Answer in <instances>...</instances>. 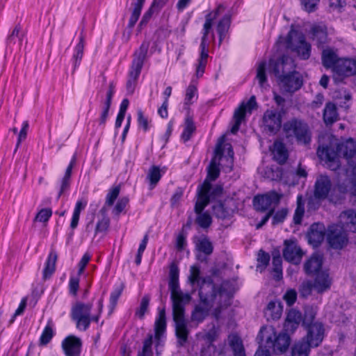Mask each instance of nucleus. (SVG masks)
I'll return each mask as SVG.
<instances>
[{
    "label": "nucleus",
    "instance_id": "nucleus-1",
    "mask_svg": "<svg viewBox=\"0 0 356 356\" xmlns=\"http://www.w3.org/2000/svg\"><path fill=\"white\" fill-rule=\"evenodd\" d=\"M233 294L234 289L229 282L216 286L211 279L203 280L199 290L200 303L193 311L192 320L202 322L211 309L212 316L218 320L222 311L230 306Z\"/></svg>",
    "mask_w": 356,
    "mask_h": 356
},
{
    "label": "nucleus",
    "instance_id": "nucleus-2",
    "mask_svg": "<svg viewBox=\"0 0 356 356\" xmlns=\"http://www.w3.org/2000/svg\"><path fill=\"white\" fill-rule=\"evenodd\" d=\"M169 289L171 292L172 301V315L175 323V333L178 343L183 346L187 341L188 330L184 318V305L189 302L191 296L184 293L179 286V268L176 264L172 263L170 266Z\"/></svg>",
    "mask_w": 356,
    "mask_h": 356
},
{
    "label": "nucleus",
    "instance_id": "nucleus-3",
    "mask_svg": "<svg viewBox=\"0 0 356 356\" xmlns=\"http://www.w3.org/2000/svg\"><path fill=\"white\" fill-rule=\"evenodd\" d=\"M265 332V343H261L254 356H270L272 354H284L290 344V337L286 333H280L277 336L273 329L268 332L262 327L257 338L261 337ZM264 336H262L264 337Z\"/></svg>",
    "mask_w": 356,
    "mask_h": 356
},
{
    "label": "nucleus",
    "instance_id": "nucleus-4",
    "mask_svg": "<svg viewBox=\"0 0 356 356\" xmlns=\"http://www.w3.org/2000/svg\"><path fill=\"white\" fill-rule=\"evenodd\" d=\"M346 189L342 186H332L330 177L325 175L317 177L314 184V196L316 199H328L330 202H339L346 193Z\"/></svg>",
    "mask_w": 356,
    "mask_h": 356
},
{
    "label": "nucleus",
    "instance_id": "nucleus-5",
    "mask_svg": "<svg viewBox=\"0 0 356 356\" xmlns=\"http://www.w3.org/2000/svg\"><path fill=\"white\" fill-rule=\"evenodd\" d=\"M166 329V318L165 309L159 310V316L154 323L155 338L156 343L153 346V337L149 334L147 338L144 340L142 352L139 353L138 356H156L161 355L163 352V345L161 343L160 338L163 336Z\"/></svg>",
    "mask_w": 356,
    "mask_h": 356
},
{
    "label": "nucleus",
    "instance_id": "nucleus-6",
    "mask_svg": "<svg viewBox=\"0 0 356 356\" xmlns=\"http://www.w3.org/2000/svg\"><path fill=\"white\" fill-rule=\"evenodd\" d=\"M92 303L76 302L71 309V317L76 322V327L81 330H86L91 321L98 322L103 309V300L98 302V310L95 315L91 316Z\"/></svg>",
    "mask_w": 356,
    "mask_h": 356
},
{
    "label": "nucleus",
    "instance_id": "nucleus-7",
    "mask_svg": "<svg viewBox=\"0 0 356 356\" xmlns=\"http://www.w3.org/2000/svg\"><path fill=\"white\" fill-rule=\"evenodd\" d=\"M149 49V43L144 42L140 48L136 50L134 55L131 70L129 73V79L127 81L126 88L128 94H133L137 84V80L143 68L144 61L147 57Z\"/></svg>",
    "mask_w": 356,
    "mask_h": 356
},
{
    "label": "nucleus",
    "instance_id": "nucleus-8",
    "mask_svg": "<svg viewBox=\"0 0 356 356\" xmlns=\"http://www.w3.org/2000/svg\"><path fill=\"white\" fill-rule=\"evenodd\" d=\"M211 184L207 181L199 186L197 188V200L194 210L197 214L196 222L202 228H207L211 224L210 215L207 212L202 213V211L209 203V192Z\"/></svg>",
    "mask_w": 356,
    "mask_h": 356
},
{
    "label": "nucleus",
    "instance_id": "nucleus-9",
    "mask_svg": "<svg viewBox=\"0 0 356 356\" xmlns=\"http://www.w3.org/2000/svg\"><path fill=\"white\" fill-rule=\"evenodd\" d=\"M287 47L297 54L302 60H307L311 55L312 46L306 41L305 35L291 28L286 38Z\"/></svg>",
    "mask_w": 356,
    "mask_h": 356
},
{
    "label": "nucleus",
    "instance_id": "nucleus-10",
    "mask_svg": "<svg viewBox=\"0 0 356 356\" xmlns=\"http://www.w3.org/2000/svg\"><path fill=\"white\" fill-rule=\"evenodd\" d=\"M284 131L287 138H296L297 141L305 145L311 141V131L308 124L303 120L293 118L284 124Z\"/></svg>",
    "mask_w": 356,
    "mask_h": 356
},
{
    "label": "nucleus",
    "instance_id": "nucleus-11",
    "mask_svg": "<svg viewBox=\"0 0 356 356\" xmlns=\"http://www.w3.org/2000/svg\"><path fill=\"white\" fill-rule=\"evenodd\" d=\"M269 67L279 81L289 73L293 72L296 70V65L291 57L284 55L277 60L270 59Z\"/></svg>",
    "mask_w": 356,
    "mask_h": 356
},
{
    "label": "nucleus",
    "instance_id": "nucleus-12",
    "mask_svg": "<svg viewBox=\"0 0 356 356\" xmlns=\"http://www.w3.org/2000/svg\"><path fill=\"white\" fill-rule=\"evenodd\" d=\"M282 197V194L272 191L264 195H259L253 199V206L257 211L261 212L273 211L279 204Z\"/></svg>",
    "mask_w": 356,
    "mask_h": 356
},
{
    "label": "nucleus",
    "instance_id": "nucleus-13",
    "mask_svg": "<svg viewBox=\"0 0 356 356\" xmlns=\"http://www.w3.org/2000/svg\"><path fill=\"white\" fill-rule=\"evenodd\" d=\"M327 239L330 245L334 249H341L348 242L346 233L342 227L337 225L328 227Z\"/></svg>",
    "mask_w": 356,
    "mask_h": 356
},
{
    "label": "nucleus",
    "instance_id": "nucleus-14",
    "mask_svg": "<svg viewBox=\"0 0 356 356\" xmlns=\"http://www.w3.org/2000/svg\"><path fill=\"white\" fill-rule=\"evenodd\" d=\"M281 89L289 93H293L302 86V79L300 74L295 70L289 73L278 81Z\"/></svg>",
    "mask_w": 356,
    "mask_h": 356
},
{
    "label": "nucleus",
    "instance_id": "nucleus-15",
    "mask_svg": "<svg viewBox=\"0 0 356 356\" xmlns=\"http://www.w3.org/2000/svg\"><path fill=\"white\" fill-rule=\"evenodd\" d=\"M195 249L198 252L197 259L200 261H206L207 257L212 254L213 246L211 241L206 236H195L193 238Z\"/></svg>",
    "mask_w": 356,
    "mask_h": 356
},
{
    "label": "nucleus",
    "instance_id": "nucleus-16",
    "mask_svg": "<svg viewBox=\"0 0 356 356\" xmlns=\"http://www.w3.org/2000/svg\"><path fill=\"white\" fill-rule=\"evenodd\" d=\"M263 123L266 130L275 134L280 130L282 125V115L280 112L275 110H267L263 116Z\"/></svg>",
    "mask_w": 356,
    "mask_h": 356
},
{
    "label": "nucleus",
    "instance_id": "nucleus-17",
    "mask_svg": "<svg viewBox=\"0 0 356 356\" xmlns=\"http://www.w3.org/2000/svg\"><path fill=\"white\" fill-rule=\"evenodd\" d=\"M334 79L337 81V75L350 76L356 74V60L341 58L338 60L334 67Z\"/></svg>",
    "mask_w": 356,
    "mask_h": 356
},
{
    "label": "nucleus",
    "instance_id": "nucleus-18",
    "mask_svg": "<svg viewBox=\"0 0 356 356\" xmlns=\"http://www.w3.org/2000/svg\"><path fill=\"white\" fill-rule=\"evenodd\" d=\"M214 156L211 159L209 166L208 167L207 177L203 184L207 181L210 184V181L216 180L220 175V169L218 168L219 161L222 157V144L219 143L216 145Z\"/></svg>",
    "mask_w": 356,
    "mask_h": 356
},
{
    "label": "nucleus",
    "instance_id": "nucleus-19",
    "mask_svg": "<svg viewBox=\"0 0 356 356\" xmlns=\"http://www.w3.org/2000/svg\"><path fill=\"white\" fill-rule=\"evenodd\" d=\"M310 38L316 43L318 48L323 47L327 42V27L323 24H314L312 25L309 31Z\"/></svg>",
    "mask_w": 356,
    "mask_h": 356
},
{
    "label": "nucleus",
    "instance_id": "nucleus-20",
    "mask_svg": "<svg viewBox=\"0 0 356 356\" xmlns=\"http://www.w3.org/2000/svg\"><path fill=\"white\" fill-rule=\"evenodd\" d=\"M285 248L283 250L284 258L293 264H298L302 257V252L300 247L293 241H285Z\"/></svg>",
    "mask_w": 356,
    "mask_h": 356
},
{
    "label": "nucleus",
    "instance_id": "nucleus-21",
    "mask_svg": "<svg viewBox=\"0 0 356 356\" xmlns=\"http://www.w3.org/2000/svg\"><path fill=\"white\" fill-rule=\"evenodd\" d=\"M325 232L326 229L323 224H312L307 235L309 243L315 247L319 245L324 240Z\"/></svg>",
    "mask_w": 356,
    "mask_h": 356
},
{
    "label": "nucleus",
    "instance_id": "nucleus-22",
    "mask_svg": "<svg viewBox=\"0 0 356 356\" xmlns=\"http://www.w3.org/2000/svg\"><path fill=\"white\" fill-rule=\"evenodd\" d=\"M81 341L74 336H68L62 342V348L67 356H76L81 353Z\"/></svg>",
    "mask_w": 356,
    "mask_h": 356
},
{
    "label": "nucleus",
    "instance_id": "nucleus-23",
    "mask_svg": "<svg viewBox=\"0 0 356 356\" xmlns=\"http://www.w3.org/2000/svg\"><path fill=\"white\" fill-rule=\"evenodd\" d=\"M324 337V328L321 323H314L309 326L307 339L312 346H318L323 341Z\"/></svg>",
    "mask_w": 356,
    "mask_h": 356
},
{
    "label": "nucleus",
    "instance_id": "nucleus-24",
    "mask_svg": "<svg viewBox=\"0 0 356 356\" xmlns=\"http://www.w3.org/2000/svg\"><path fill=\"white\" fill-rule=\"evenodd\" d=\"M317 155L321 160L331 162L333 165V170L339 167L337 161V152L328 146H319L317 149Z\"/></svg>",
    "mask_w": 356,
    "mask_h": 356
},
{
    "label": "nucleus",
    "instance_id": "nucleus-25",
    "mask_svg": "<svg viewBox=\"0 0 356 356\" xmlns=\"http://www.w3.org/2000/svg\"><path fill=\"white\" fill-rule=\"evenodd\" d=\"M332 280L326 272H320L316 274L314 282V289L318 293H322L330 289Z\"/></svg>",
    "mask_w": 356,
    "mask_h": 356
},
{
    "label": "nucleus",
    "instance_id": "nucleus-26",
    "mask_svg": "<svg viewBox=\"0 0 356 356\" xmlns=\"http://www.w3.org/2000/svg\"><path fill=\"white\" fill-rule=\"evenodd\" d=\"M323 264L322 257L318 254H314L304 264V270L308 275L319 273Z\"/></svg>",
    "mask_w": 356,
    "mask_h": 356
},
{
    "label": "nucleus",
    "instance_id": "nucleus-27",
    "mask_svg": "<svg viewBox=\"0 0 356 356\" xmlns=\"http://www.w3.org/2000/svg\"><path fill=\"white\" fill-rule=\"evenodd\" d=\"M339 58L335 50L332 48H326L321 54L322 64L325 68H332L337 65Z\"/></svg>",
    "mask_w": 356,
    "mask_h": 356
},
{
    "label": "nucleus",
    "instance_id": "nucleus-28",
    "mask_svg": "<svg viewBox=\"0 0 356 356\" xmlns=\"http://www.w3.org/2000/svg\"><path fill=\"white\" fill-rule=\"evenodd\" d=\"M339 151L342 152L350 165L354 164V161H356V144L352 140L341 145L339 147Z\"/></svg>",
    "mask_w": 356,
    "mask_h": 356
},
{
    "label": "nucleus",
    "instance_id": "nucleus-29",
    "mask_svg": "<svg viewBox=\"0 0 356 356\" xmlns=\"http://www.w3.org/2000/svg\"><path fill=\"white\" fill-rule=\"evenodd\" d=\"M312 346L310 341L307 339H302L294 343L291 348V356H307Z\"/></svg>",
    "mask_w": 356,
    "mask_h": 356
},
{
    "label": "nucleus",
    "instance_id": "nucleus-30",
    "mask_svg": "<svg viewBox=\"0 0 356 356\" xmlns=\"http://www.w3.org/2000/svg\"><path fill=\"white\" fill-rule=\"evenodd\" d=\"M338 120L337 108L334 104L328 102L323 110V120L326 124H332Z\"/></svg>",
    "mask_w": 356,
    "mask_h": 356
},
{
    "label": "nucleus",
    "instance_id": "nucleus-31",
    "mask_svg": "<svg viewBox=\"0 0 356 356\" xmlns=\"http://www.w3.org/2000/svg\"><path fill=\"white\" fill-rule=\"evenodd\" d=\"M282 313V306L280 302L276 301H270L267 305L265 314L272 320L279 319Z\"/></svg>",
    "mask_w": 356,
    "mask_h": 356
},
{
    "label": "nucleus",
    "instance_id": "nucleus-32",
    "mask_svg": "<svg viewBox=\"0 0 356 356\" xmlns=\"http://www.w3.org/2000/svg\"><path fill=\"white\" fill-rule=\"evenodd\" d=\"M273 147L275 159L280 164L285 163L288 158V152L284 143L280 141H275Z\"/></svg>",
    "mask_w": 356,
    "mask_h": 356
},
{
    "label": "nucleus",
    "instance_id": "nucleus-33",
    "mask_svg": "<svg viewBox=\"0 0 356 356\" xmlns=\"http://www.w3.org/2000/svg\"><path fill=\"white\" fill-rule=\"evenodd\" d=\"M57 258L58 255L56 252L51 251L49 253L43 270V277L44 280L49 278L55 271Z\"/></svg>",
    "mask_w": 356,
    "mask_h": 356
},
{
    "label": "nucleus",
    "instance_id": "nucleus-34",
    "mask_svg": "<svg viewBox=\"0 0 356 356\" xmlns=\"http://www.w3.org/2000/svg\"><path fill=\"white\" fill-rule=\"evenodd\" d=\"M341 218L345 220L346 229L353 232H356V211L348 210L341 214Z\"/></svg>",
    "mask_w": 356,
    "mask_h": 356
},
{
    "label": "nucleus",
    "instance_id": "nucleus-35",
    "mask_svg": "<svg viewBox=\"0 0 356 356\" xmlns=\"http://www.w3.org/2000/svg\"><path fill=\"white\" fill-rule=\"evenodd\" d=\"M302 319L301 313L296 309H291L289 312L286 321L284 323V327L286 329H289V327L291 329L296 327Z\"/></svg>",
    "mask_w": 356,
    "mask_h": 356
},
{
    "label": "nucleus",
    "instance_id": "nucleus-36",
    "mask_svg": "<svg viewBox=\"0 0 356 356\" xmlns=\"http://www.w3.org/2000/svg\"><path fill=\"white\" fill-rule=\"evenodd\" d=\"M213 17H212V13H208L205 17V22L204 24L202 37L201 39L200 49H207V37L208 34L212 27Z\"/></svg>",
    "mask_w": 356,
    "mask_h": 356
},
{
    "label": "nucleus",
    "instance_id": "nucleus-37",
    "mask_svg": "<svg viewBox=\"0 0 356 356\" xmlns=\"http://www.w3.org/2000/svg\"><path fill=\"white\" fill-rule=\"evenodd\" d=\"M161 178V170L159 166L152 165L148 170L147 180L149 182V189H153Z\"/></svg>",
    "mask_w": 356,
    "mask_h": 356
},
{
    "label": "nucleus",
    "instance_id": "nucleus-38",
    "mask_svg": "<svg viewBox=\"0 0 356 356\" xmlns=\"http://www.w3.org/2000/svg\"><path fill=\"white\" fill-rule=\"evenodd\" d=\"M231 346L234 356H245V349L241 339L236 335L232 336L229 339Z\"/></svg>",
    "mask_w": 356,
    "mask_h": 356
},
{
    "label": "nucleus",
    "instance_id": "nucleus-39",
    "mask_svg": "<svg viewBox=\"0 0 356 356\" xmlns=\"http://www.w3.org/2000/svg\"><path fill=\"white\" fill-rule=\"evenodd\" d=\"M244 118L245 106L243 103H241V105L235 110L234 113V119L235 120V123L231 129V132L232 134H236L238 131L239 127Z\"/></svg>",
    "mask_w": 356,
    "mask_h": 356
},
{
    "label": "nucleus",
    "instance_id": "nucleus-40",
    "mask_svg": "<svg viewBox=\"0 0 356 356\" xmlns=\"http://www.w3.org/2000/svg\"><path fill=\"white\" fill-rule=\"evenodd\" d=\"M200 55L198 59L197 65L196 66V76L200 77L204 72V69L207 63V58L209 57L207 49H200Z\"/></svg>",
    "mask_w": 356,
    "mask_h": 356
},
{
    "label": "nucleus",
    "instance_id": "nucleus-41",
    "mask_svg": "<svg viewBox=\"0 0 356 356\" xmlns=\"http://www.w3.org/2000/svg\"><path fill=\"white\" fill-rule=\"evenodd\" d=\"M196 129L195 125L193 120L192 117L188 115L185 120V127L184 130L181 134V138L184 142H186L190 140L192 134L195 132Z\"/></svg>",
    "mask_w": 356,
    "mask_h": 356
},
{
    "label": "nucleus",
    "instance_id": "nucleus-42",
    "mask_svg": "<svg viewBox=\"0 0 356 356\" xmlns=\"http://www.w3.org/2000/svg\"><path fill=\"white\" fill-rule=\"evenodd\" d=\"M145 1V0H137V1L134 3V9L128 24L129 28H133L138 21Z\"/></svg>",
    "mask_w": 356,
    "mask_h": 356
},
{
    "label": "nucleus",
    "instance_id": "nucleus-43",
    "mask_svg": "<svg viewBox=\"0 0 356 356\" xmlns=\"http://www.w3.org/2000/svg\"><path fill=\"white\" fill-rule=\"evenodd\" d=\"M100 212L102 214V218L99 220L96 225L95 227V234H97L99 232H103L105 233L110 225V219L108 217L106 216V209L104 207H103Z\"/></svg>",
    "mask_w": 356,
    "mask_h": 356
},
{
    "label": "nucleus",
    "instance_id": "nucleus-44",
    "mask_svg": "<svg viewBox=\"0 0 356 356\" xmlns=\"http://www.w3.org/2000/svg\"><path fill=\"white\" fill-rule=\"evenodd\" d=\"M86 205V202L83 203L81 201H78L76 202L75 209L73 212L72 221L70 223V227L72 229H74L77 227L81 211L82 209H84Z\"/></svg>",
    "mask_w": 356,
    "mask_h": 356
},
{
    "label": "nucleus",
    "instance_id": "nucleus-45",
    "mask_svg": "<svg viewBox=\"0 0 356 356\" xmlns=\"http://www.w3.org/2000/svg\"><path fill=\"white\" fill-rule=\"evenodd\" d=\"M256 78L258 79L260 86L263 87L264 84L267 81L266 61H261L259 63L257 69Z\"/></svg>",
    "mask_w": 356,
    "mask_h": 356
},
{
    "label": "nucleus",
    "instance_id": "nucleus-46",
    "mask_svg": "<svg viewBox=\"0 0 356 356\" xmlns=\"http://www.w3.org/2000/svg\"><path fill=\"white\" fill-rule=\"evenodd\" d=\"M314 289V283L312 281L306 280L301 283L298 288L300 296L303 298H307L312 294Z\"/></svg>",
    "mask_w": 356,
    "mask_h": 356
},
{
    "label": "nucleus",
    "instance_id": "nucleus-47",
    "mask_svg": "<svg viewBox=\"0 0 356 356\" xmlns=\"http://www.w3.org/2000/svg\"><path fill=\"white\" fill-rule=\"evenodd\" d=\"M305 213L304 204L302 202V196L299 195L297 198V207L296 209L293 222L295 224H300L302 221Z\"/></svg>",
    "mask_w": 356,
    "mask_h": 356
},
{
    "label": "nucleus",
    "instance_id": "nucleus-48",
    "mask_svg": "<svg viewBox=\"0 0 356 356\" xmlns=\"http://www.w3.org/2000/svg\"><path fill=\"white\" fill-rule=\"evenodd\" d=\"M149 300V296L147 295H145L142 298L140 307L136 311V316L140 319H143L145 313L148 311Z\"/></svg>",
    "mask_w": 356,
    "mask_h": 356
},
{
    "label": "nucleus",
    "instance_id": "nucleus-49",
    "mask_svg": "<svg viewBox=\"0 0 356 356\" xmlns=\"http://www.w3.org/2000/svg\"><path fill=\"white\" fill-rule=\"evenodd\" d=\"M231 24V15H225L218 23L217 32L218 34L222 33H227L229 31Z\"/></svg>",
    "mask_w": 356,
    "mask_h": 356
},
{
    "label": "nucleus",
    "instance_id": "nucleus-50",
    "mask_svg": "<svg viewBox=\"0 0 356 356\" xmlns=\"http://www.w3.org/2000/svg\"><path fill=\"white\" fill-rule=\"evenodd\" d=\"M84 49V36L81 35L79 38V42L75 47V53L74 54V59L75 65L80 63V61L83 57Z\"/></svg>",
    "mask_w": 356,
    "mask_h": 356
},
{
    "label": "nucleus",
    "instance_id": "nucleus-51",
    "mask_svg": "<svg viewBox=\"0 0 356 356\" xmlns=\"http://www.w3.org/2000/svg\"><path fill=\"white\" fill-rule=\"evenodd\" d=\"M270 261V255L262 250H260L258 252L257 261L258 265L257 266V270L261 272L268 266Z\"/></svg>",
    "mask_w": 356,
    "mask_h": 356
},
{
    "label": "nucleus",
    "instance_id": "nucleus-52",
    "mask_svg": "<svg viewBox=\"0 0 356 356\" xmlns=\"http://www.w3.org/2000/svg\"><path fill=\"white\" fill-rule=\"evenodd\" d=\"M52 215V211L49 208L42 209L35 216L34 220L47 222Z\"/></svg>",
    "mask_w": 356,
    "mask_h": 356
},
{
    "label": "nucleus",
    "instance_id": "nucleus-53",
    "mask_svg": "<svg viewBox=\"0 0 356 356\" xmlns=\"http://www.w3.org/2000/svg\"><path fill=\"white\" fill-rule=\"evenodd\" d=\"M218 336L217 330L213 327L209 332L205 334L204 339L209 343L208 346V349L209 350V354H211V350H214V346L212 344V342L216 339Z\"/></svg>",
    "mask_w": 356,
    "mask_h": 356
},
{
    "label": "nucleus",
    "instance_id": "nucleus-54",
    "mask_svg": "<svg viewBox=\"0 0 356 356\" xmlns=\"http://www.w3.org/2000/svg\"><path fill=\"white\" fill-rule=\"evenodd\" d=\"M200 270L199 267L196 266H192L190 268V275L188 276L189 282L194 285L195 284H199Z\"/></svg>",
    "mask_w": 356,
    "mask_h": 356
},
{
    "label": "nucleus",
    "instance_id": "nucleus-55",
    "mask_svg": "<svg viewBox=\"0 0 356 356\" xmlns=\"http://www.w3.org/2000/svg\"><path fill=\"white\" fill-rule=\"evenodd\" d=\"M71 176L72 174L70 173V170L65 172V175L61 180L60 188L58 193V198H59L63 193L68 190L70 184Z\"/></svg>",
    "mask_w": 356,
    "mask_h": 356
},
{
    "label": "nucleus",
    "instance_id": "nucleus-56",
    "mask_svg": "<svg viewBox=\"0 0 356 356\" xmlns=\"http://www.w3.org/2000/svg\"><path fill=\"white\" fill-rule=\"evenodd\" d=\"M212 209L213 215L218 218L224 219L228 215V212L226 211L223 204L221 203L215 204Z\"/></svg>",
    "mask_w": 356,
    "mask_h": 356
},
{
    "label": "nucleus",
    "instance_id": "nucleus-57",
    "mask_svg": "<svg viewBox=\"0 0 356 356\" xmlns=\"http://www.w3.org/2000/svg\"><path fill=\"white\" fill-rule=\"evenodd\" d=\"M224 140H225V136H222L219 139L218 144L219 143H220L222 144V152H224L225 149H227V156H226L227 157V160L231 164H232V163H233V158H234V151H233V149H232V145L230 144H229V143L224 144Z\"/></svg>",
    "mask_w": 356,
    "mask_h": 356
},
{
    "label": "nucleus",
    "instance_id": "nucleus-58",
    "mask_svg": "<svg viewBox=\"0 0 356 356\" xmlns=\"http://www.w3.org/2000/svg\"><path fill=\"white\" fill-rule=\"evenodd\" d=\"M284 300L289 306L293 305L297 299V292L295 289H288L283 296Z\"/></svg>",
    "mask_w": 356,
    "mask_h": 356
},
{
    "label": "nucleus",
    "instance_id": "nucleus-59",
    "mask_svg": "<svg viewBox=\"0 0 356 356\" xmlns=\"http://www.w3.org/2000/svg\"><path fill=\"white\" fill-rule=\"evenodd\" d=\"M29 127V122L24 121L22 124V128L18 134V138H17V141L15 151L19 147L21 143L26 139Z\"/></svg>",
    "mask_w": 356,
    "mask_h": 356
},
{
    "label": "nucleus",
    "instance_id": "nucleus-60",
    "mask_svg": "<svg viewBox=\"0 0 356 356\" xmlns=\"http://www.w3.org/2000/svg\"><path fill=\"white\" fill-rule=\"evenodd\" d=\"M111 101L112 100L106 98V100L104 102L103 111L101 114L100 119H99V123L101 124H105V122L106 121V119H107V117L108 115V111H109V109H110V107L111 105Z\"/></svg>",
    "mask_w": 356,
    "mask_h": 356
},
{
    "label": "nucleus",
    "instance_id": "nucleus-61",
    "mask_svg": "<svg viewBox=\"0 0 356 356\" xmlns=\"http://www.w3.org/2000/svg\"><path fill=\"white\" fill-rule=\"evenodd\" d=\"M53 337V330L52 328L47 325L44 329L42 334L40 337V342L42 344L48 343Z\"/></svg>",
    "mask_w": 356,
    "mask_h": 356
},
{
    "label": "nucleus",
    "instance_id": "nucleus-62",
    "mask_svg": "<svg viewBox=\"0 0 356 356\" xmlns=\"http://www.w3.org/2000/svg\"><path fill=\"white\" fill-rule=\"evenodd\" d=\"M120 193V188L118 186L113 188L106 196V204L108 206H112L117 199Z\"/></svg>",
    "mask_w": 356,
    "mask_h": 356
},
{
    "label": "nucleus",
    "instance_id": "nucleus-63",
    "mask_svg": "<svg viewBox=\"0 0 356 356\" xmlns=\"http://www.w3.org/2000/svg\"><path fill=\"white\" fill-rule=\"evenodd\" d=\"M320 0H300L302 6L307 12H313L316 9V6Z\"/></svg>",
    "mask_w": 356,
    "mask_h": 356
},
{
    "label": "nucleus",
    "instance_id": "nucleus-64",
    "mask_svg": "<svg viewBox=\"0 0 356 356\" xmlns=\"http://www.w3.org/2000/svg\"><path fill=\"white\" fill-rule=\"evenodd\" d=\"M128 202H129L128 197H124L120 198L118 201V202L113 209V213L115 215L118 216L124 209V208L126 207Z\"/></svg>",
    "mask_w": 356,
    "mask_h": 356
}]
</instances>
